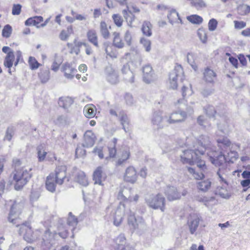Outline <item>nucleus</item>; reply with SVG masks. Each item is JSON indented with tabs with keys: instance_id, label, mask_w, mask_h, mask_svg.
<instances>
[{
	"instance_id": "obj_43",
	"label": "nucleus",
	"mask_w": 250,
	"mask_h": 250,
	"mask_svg": "<svg viewBox=\"0 0 250 250\" xmlns=\"http://www.w3.org/2000/svg\"><path fill=\"white\" fill-rule=\"evenodd\" d=\"M100 33L104 39H108L109 37L107 26L104 21H101L100 23Z\"/></svg>"
},
{
	"instance_id": "obj_39",
	"label": "nucleus",
	"mask_w": 250,
	"mask_h": 250,
	"mask_svg": "<svg viewBox=\"0 0 250 250\" xmlns=\"http://www.w3.org/2000/svg\"><path fill=\"white\" fill-rule=\"evenodd\" d=\"M130 156V152L128 150L123 151L121 157L116 162V166H121L124 165L126 161L129 159Z\"/></svg>"
},
{
	"instance_id": "obj_21",
	"label": "nucleus",
	"mask_w": 250,
	"mask_h": 250,
	"mask_svg": "<svg viewBox=\"0 0 250 250\" xmlns=\"http://www.w3.org/2000/svg\"><path fill=\"white\" fill-rule=\"evenodd\" d=\"M131 191V189L129 188H121L118 193V199L122 201H125L127 200H129L130 201H132V199L130 197Z\"/></svg>"
},
{
	"instance_id": "obj_58",
	"label": "nucleus",
	"mask_w": 250,
	"mask_h": 250,
	"mask_svg": "<svg viewBox=\"0 0 250 250\" xmlns=\"http://www.w3.org/2000/svg\"><path fill=\"white\" fill-rule=\"evenodd\" d=\"M28 62L31 69L38 68L40 65L39 63L36 61L35 58L33 57H29Z\"/></svg>"
},
{
	"instance_id": "obj_55",
	"label": "nucleus",
	"mask_w": 250,
	"mask_h": 250,
	"mask_svg": "<svg viewBox=\"0 0 250 250\" xmlns=\"http://www.w3.org/2000/svg\"><path fill=\"white\" fill-rule=\"evenodd\" d=\"M191 4L197 9L206 7V4L203 0H191Z\"/></svg>"
},
{
	"instance_id": "obj_31",
	"label": "nucleus",
	"mask_w": 250,
	"mask_h": 250,
	"mask_svg": "<svg viewBox=\"0 0 250 250\" xmlns=\"http://www.w3.org/2000/svg\"><path fill=\"white\" fill-rule=\"evenodd\" d=\"M152 24L149 21H144L141 28L143 35L147 37L151 36L152 35Z\"/></svg>"
},
{
	"instance_id": "obj_25",
	"label": "nucleus",
	"mask_w": 250,
	"mask_h": 250,
	"mask_svg": "<svg viewBox=\"0 0 250 250\" xmlns=\"http://www.w3.org/2000/svg\"><path fill=\"white\" fill-rule=\"evenodd\" d=\"M211 182L209 179L204 180L197 182L198 189L204 192H207L211 188Z\"/></svg>"
},
{
	"instance_id": "obj_57",
	"label": "nucleus",
	"mask_w": 250,
	"mask_h": 250,
	"mask_svg": "<svg viewBox=\"0 0 250 250\" xmlns=\"http://www.w3.org/2000/svg\"><path fill=\"white\" fill-rule=\"evenodd\" d=\"M112 18L115 24L118 27H121L122 25L123 20L120 15L114 14L112 16Z\"/></svg>"
},
{
	"instance_id": "obj_1",
	"label": "nucleus",
	"mask_w": 250,
	"mask_h": 250,
	"mask_svg": "<svg viewBox=\"0 0 250 250\" xmlns=\"http://www.w3.org/2000/svg\"><path fill=\"white\" fill-rule=\"evenodd\" d=\"M23 208L22 204L16 202L12 205L9 212L8 220L10 223L15 224L17 227L20 226L19 234L23 236V239L28 243H32L36 239L31 227L29 223H23L19 225L20 222L19 215Z\"/></svg>"
},
{
	"instance_id": "obj_53",
	"label": "nucleus",
	"mask_w": 250,
	"mask_h": 250,
	"mask_svg": "<svg viewBox=\"0 0 250 250\" xmlns=\"http://www.w3.org/2000/svg\"><path fill=\"white\" fill-rule=\"evenodd\" d=\"M206 114L209 117H213L214 116L215 113L217 112V111L215 109L214 107L210 105H207L204 108Z\"/></svg>"
},
{
	"instance_id": "obj_17",
	"label": "nucleus",
	"mask_w": 250,
	"mask_h": 250,
	"mask_svg": "<svg viewBox=\"0 0 250 250\" xmlns=\"http://www.w3.org/2000/svg\"><path fill=\"white\" fill-rule=\"evenodd\" d=\"M62 70L64 72L65 77L68 79H73L77 72V69L68 63L63 65Z\"/></svg>"
},
{
	"instance_id": "obj_44",
	"label": "nucleus",
	"mask_w": 250,
	"mask_h": 250,
	"mask_svg": "<svg viewBox=\"0 0 250 250\" xmlns=\"http://www.w3.org/2000/svg\"><path fill=\"white\" fill-rule=\"evenodd\" d=\"M187 19L191 23L196 24L202 23L203 21V18L197 15H192L188 16Z\"/></svg>"
},
{
	"instance_id": "obj_62",
	"label": "nucleus",
	"mask_w": 250,
	"mask_h": 250,
	"mask_svg": "<svg viewBox=\"0 0 250 250\" xmlns=\"http://www.w3.org/2000/svg\"><path fill=\"white\" fill-rule=\"evenodd\" d=\"M21 5L20 4H14L12 7V13L13 15H19L21 12Z\"/></svg>"
},
{
	"instance_id": "obj_6",
	"label": "nucleus",
	"mask_w": 250,
	"mask_h": 250,
	"mask_svg": "<svg viewBox=\"0 0 250 250\" xmlns=\"http://www.w3.org/2000/svg\"><path fill=\"white\" fill-rule=\"evenodd\" d=\"M194 145L196 147V150L198 151V153L200 155H203L206 151H208L207 153L215 151L214 150L213 148H209L210 146L209 138L208 136L206 135L200 136L197 141V144Z\"/></svg>"
},
{
	"instance_id": "obj_10",
	"label": "nucleus",
	"mask_w": 250,
	"mask_h": 250,
	"mask_svg": "<svg viewBox=\"0 0 250 250\" xmlns=\"http://www.w3.org/2000/svg\"><path fill=\"white\" fill-rule=\"evenodd\" d=\"M166 120L165 116L163 117L161 111H156L152 115L151 123L157 128H162L168 125V124L166 123Z\"/></svg>"
},
{
	"instance_id": "obj_45",
	"label": "nucleus",
	"mask_w": 250,
	"mask_h": 250,
	"mask_svg": "<svg viewBox=\"0 0 250 250\" xmlns=\"http://www.w3.org/2000/svg\"><path fill=\"white\" fill-rule=\"evenodd\" d=\"M113 35L114 36L113 40L114 45L119 48H123L124 46V43L120 39L119 33L114 32Z\"/></svg>"
},
{
	"instance_id": "obj_19",
	"label": "nucleus",
	"mask_w": 250,
	"mask_h": 250,
	"mask_svg": "<svg viewBox=\"0 0 250 250\" xmlns=\"http://www.w3.org/2000/svg\"><path fill=\"white\" fill-rule=\"evenodd\" d=\"M56 184L57 183L55 182L54 174V173H51L46 178V189L51 192L55 191L56 189Z\"/></svg>"
},
{
	"instance_id": "obj_50",
	"label": "nucleus",
	"mask_w": 250,
	"mask_h": 250,
	"mask_svg": "<svg viewBox=\"0 0 250 250\" xmlns=\"http://www.w3.org/2000/svg\"><path fill=\"white\" fill-rule=\"evenodd\" d=\"M216 194H218L221 197L226 199H228L230 196V195L228 191L222 187L217 188L216 190Z\"/></svg>"
},
{
	"instance_id": "obj_3",
	"label": "nucleus",
	"mask_w": 250,
	"mask_h": 250,
	"mask_svg": "<svg viewBox=\"0 0 250 250\" xmlns=\"http://www.w3.org/2000/svg\"><path fill=\"white\" fill-rule=\"evenodd\" d=\"M208 155L209 157L211 162L216 166H222L226 162H233L238 158V153L236 151L230 150V152L228 153V156L226 157L222 152H219L215 151L212 152L208 153Z\"/></svg>"
},
{
	"instance_id": "obj_51",
	"label": "nucleus",
	"mask_w": 250,
	"mask_h": 250,
	"mask_svg": "<svg viewBox=\"0 0 250 250\" xmlns=\"http://www.w3.org/2000/svg\"><path fill=\"white\" fill-rule=\"evenodd\" d=\"M14 134V128L13 126H9L7 128L4 140L10 141Z\"/></svg>"
},
{
	"instance_id": "obj_64",
	"label": "nucleus",
	"mask_w": 250,
	"mask_h": 250,
	"mask_svg": "<svg viewBox=\"0 0 250 250\" xmlns=\"http://www.w3.org/2000/svg\"><path fill=\"white\" fill-rule=\"evenodd\" d=\"M93 152L98 155L100 159L104 158L103 148L102 147H95L93 150Z\"/></svg>"
},
{
	"instance_id": "obj_33",
	"label": "nucleus",
	"mask_w": 250,
	"mask_h": 250,
	"mask_svg": "<svg viewBox=\"0 0 250 250\" xmlns=\"http://www.w3.org/2000/svg\"><path fill=\"white\" fill-rule=\"evenodd\" d=\"M122 13L124 18L128 22V24L131 26V24L134 20L135 16L132 14L131 11L129 10L128 6L126 7V9H124L122 11Z\"/></svg>"
},
{
	"instance_id": "obj_48",
	"label": "nucleus",
	"mask_w": 250,
	"mask_h": 250,
	"mask_svg": "<svg viewBox=\"0 0 250 250\" xmlns=\"http://www.w3.org/2000/svg\"><path fill=\"white\" fill-rule=\"evenodd\" d=\"M38 159L40 161H42L44 160L47 154V152L45 151L43 146L40 145L37 147Z\"/></svg>"
},
{
	"instance_id": "obj_42",
	"label": "nucleus",
	"mask_w": 250,
	"mask_h": 250,
	"mask_svg": "<svg viewBox=\"0 0 250 250\" xmlns=\"http://www.w3.org/2000/svg\"><path fill=\"white\" fill-rule=\"evenodd\" d=\"M217 143L219 145L222 144L223 146L227 147H230L231 146V148H232L233 147L234 148L239 147V146L238 145L231 144L230 140L226 137H223L222 138L218 139Z\"/></svg>"
},
{
	"instance_id": "obj_29",
	"label": "nucleus",
	"mask_w": 250,
	"mask_h": 250,
	"mask_svg": "<svg viewBox=\"0 0 250 250\" xmlns=\"http://www.w3.org/2000/svg\"><path fill=\"white\" fill-rule=\"evenodd\" d=\"M103 170L102 167H98L94 171L93 174V179L94 183L99 185H102L103 178Z\"/></svg>"
},
{
	"instance_id": "obj_54",
	"label": "nucleus",
	"mask_w": 250,
	"mask_h": 250,
	"mask_svg": "<svg viewBox=\"0 0 250 250\" xmlns=\"http://www.w3.org/2000/svg\"><path fill=\"white\" fill-rule=\"evenodd\" d=\"M140 43L145 48L146 51L149 52L151 50V42L149 40L142 37L140 39Z\"/></svg>"
},
{
	"instance_id": "obj_35",
	"label": "nucleus",
	"mask_w": 250,
	"mask_h": 250,
	"mask_svg": "<svg viewBox=\"0 0 250 250\" xmlns=\"http://www.w3.org/2000/svg\"><path fill=\"white\" fill-rule=\"evenodd\" d=\"M218 129L224 133H228L231 130L230 126L227 120H224L217 124Z\"/></svg>"
},
{
	"instance_id": "obj_22",
	"label": "nucleus",
	"mask_w": 250,
	"mask_h": 250,
	"mask_svg": "<svg viewBox=\"0 0 250 250\" xmlns=\"http://www.w3.org/2000/svg\"><path fill=\"white\" fill-rule=\"evenodd\" d=\"M187 169L190 175L194 179L201 180L204 177V172L197 168L188 167Z\"/></svg>"
},
{
	"instance_id": "obj_46",
	"label": "nucleus",
	"mask_w": 250,
	"mask_h": 250,
	"mask_svg": "<svg viewBox=\"0 0 250 250\" xmlns=\"http://www.w3.org/2000/svg\"><path fill=\"white\" fill-rule=\"evenodd\" d=\"M58 233L62 238H65L68 236V230L66 226L63 224H60L58 227Z\"/></svg>"
},
{
	"instance_id": "obj_24",
	"label": "nucleus",
	"mask_w": 250,
	"mask_h": 250,
	"mask_svg": "<svg viewBox=\"0 0 250 250\" xmlns=\"http://www.w3.org/2000/svg\"><path fill=\"white\" fill-rule=\"evenodd\" d=\"M96 111V107L93 104H90L84 106L83 112L86 118H92L95 116Z\"/></svg>"
},
{
	"instance_id": "obj_23",
	"label": "nucleus",
	"mask_w": 250,
	"mask_h": 250,
	"mask_svg": "<svg viewBox=\"0 0 250 250\" xmlns=\"http://www.w3.org/2000/svg\"><path fill=\"white\" fill-rule=\"evenodd\" d=\"M200 219L197 216H194L190 218L188 221L190 232L193 234L196 230L199 224Z\"/></svg>"
},
{
	"instance_id": "obj_11",
	"label": "nucleus",
	"mask_w": 250,
	"mask_h": 250,
	"mask_svg": "<svg viewBox=\"0 0 250 250\" xmlns=\"http://www.w3.org/2000/svg\"><path fill=\"white\" fill-rule=\"evenodd\" d=\"M105 74L106 80L110 83L116 84L119 83V75L111 65H108L106 67Z\"/></svg>"
},
{
	"instance_id": "obj_20",
	"label": "nucleus",
	"mask_w": 250,
	"mask_h": 250,
	"mask_svg": "<svg viewBox=\"0 0 250 250\" xmlns=\"http://www.w3.org/2000/svg\"><path fill=\"white\" fill-rule=\"evenodd\" d=\"M15 59V55L13 51H9L4 60V65L5 67L8 68V72L11 74V67L13 64V62Z\"/></svg>"
},
{
	"instance_id": "obj_18",
	"label": "nucleus",
	"mask_w": 250,
	"mask_h": 250,
	"mask_svg": "<svg viewBox=\"0 0 250 250\" xmlns=\"http://www.w3.org/2000/svg\"><path fill=\"white\" fill-rule=\"evenodd\" d=\"M203 75L204 80L207 83L211 84L214 83L217 75L213 70L207 68L205 69Z\"/></svg>"
},
{
	"instance_id": "obj_2",
	"label": "nucleus",
	"mask_w": 250,
	"mask_h": 250,
	"mask_svg": "<svg viewBox=\"0 0 250 250\" xmlns=\"http://www.w3.org/2000/svg\"><path fill=\"white\" fill-rule=\"evenodd\" d=\"M15 170L11 176L15 182V188L17 190L21 189L28 182L32 176L30 167H21V163L18 159L13 160Z\"/></svg>"
},
{
	"instance_id": "obj_37",
	"label": "nucleus",
	"mask_w": 250,
	"mask_h": 250,
	"mask_svg": "<svg viewBox=\"0 0 250 250\" xmlns=\"http://www.w3.org/2000/svg\"><path fill=\"white\" fill-rule=\"evenodd\" d=\"M117 139L114 138L112 140L110 144L109 145L108 148L109 151V156L110 158H113L116 155L117 150L116 148V146L117 144Z\"/></svg>"
},
{
	"instance_id": "obj_41",
	"label": "nucleus",
	"mask_w": 250,
	"mask_h": 250,
	"mask_svg": "<svg viewBox=\"0 0 250 250\" xmlns=\"http://www.w3.org/2000/svg\"><path fill=\"white\" fill-rule=\"evenodd\" d=\"M76 180L77 182L82 186H86L88 185L87 179L85 173L83 171H80L78 173Z\"/></svg>"
},
{
	"instance_id": "obj_40",
	"label": "nucleus",
	"mask_w": 250,
	"mask_h": 250,
	"mask_svg": "<svg viewBox=\"0 0 250 250\" xmlns=\"http://www.w3.org/2000/svg\"><path fill=\"white\" fill-rule=\"evenodd\" d=\"M225 171H226V170L220 168L217 171V175L218 176V180L221 183H224L228 185V176Z\"/></svg>"
},
{
	"instance_id": "obj_13",
	"label": "nucleus",
	"mask_w": 250,
	"mask_h": 250,
	"mask_svg": "<svg viewBox=\"0 0 250 250\" xmlns=\"http://www.w3.org/2000/svg\"><path fill=\"white\" fill-rule=\"evenodd\" d=\"M137 172L132 166L128 167L125 170L124 178L125 181L131 184L135 183L137 180Z\"/></svg>"
},
{
	"instance_id": "obj_8",
	"label": "nucleus",
	"mask_w": 250,
	"mask_h": 250,
	"mask_svg": "<svg viewBox=\"0 0 250 250\" xmlns=\"http://www.w3.org/2000/svg\"><path fill=\"white\" fill-rule=\"evenodd\" d=\"M187 116V112L184 111L173 112L168 115L165 116L166 123L169 125L182 122L185 121Z\"/></svg>"
},
{
	"instance_id": "obj_61",
	"label": "nucleus",
	"mask_w": 250,
	"mask_h": 250,
	"mask_svg": "<svg viewBox=\"0 0 250 250\" xmlns=\"http://www.w3.org/2000/svg\"><path fill=\"white\" fill-rule=\"evenodd\" d=\"M115 243L119 245H123L125 247L126 239L124 234H120L116 239Z\"/></svg>"
},
{
	"instance_id": "obj_38",
	"label": "nucleus",
	"mask_w": 250,
	"mask_h": 250,
	"mask_svg": "<svg viewBox=\"0 0 250 250\" xmlns=\"http://www.w3.org/2000/svg\"><path fill=\"white\" fill-rule=\"evenodd\" d=\"M128 224L131 229H135L138 226L134 214L131 211H129V214L128 217Z\"/></svg>"
},
{
	"instance_id": "obj_12",
	"label": "nucleus",
	"mask_w": 250,
	"mask_h": 250,
	"mask_svg": "<svg viewBox=\"0 0 250 250\" xmlns=\"http://www.w3.org/2000/svg\"><path fill=\"white\" fill-rule=\"evenodd\" d=\"M121 72L123 75V79L125 82L131 83L134 82V74L130 70L128 63H126L123 66L121 69Z\"/></svg>"
},
{
	"instance_id": "obj_4",
	"label": "nucleus",
	"mask_w": 250,
	"mask_h": 250,
	"mask_svg": "<svg viewBox=\"0 0 250 250\" xmlns=\"http://www.w3.org/2000/svg\"><path fill=\"white\" fill-rule=\"evenodd\" d=\"M187 144L188 148L182 150V153L180 154L181 161L183 164L193 165L194 164L195 161L198 160V151L196 150V147L194 145L192 146L189 144V140Z\"/></svg>"
},
{
	"instance_id": "obj_16",
	"label": "nucleus",
	"mask_w": 250,
	"mask_h": 250,
	"mask_svg": "<svg viewBox=\"0 0 250 250\" xmlns=\"http://www.w3.org/2000/svg\"><path fill=\"white\" fill-rule=\"evenodd\" d=\"M95 140L96 137L94 133L91 130H87L84 134V143L83 146L86 147H91L95 144Z\"/></svg>"
},
{
	"instance_id": "obj_52",
	"label": "nucleus",
	"mask_w": 250,
	"mask_h": 250,
	"mask_svg": "<svg viewBox=\"0 0 250 250\" xmlns=\"http://www.w3.org/2000/svg\"><path fill=\"white\" fill-rule=\"evenodd\" d=\"M167 18L169 19V21L171 23L177 19H180L178 13H177L174 9L171 10L169 11V14L167 15Z\"/></svg>"
},
{
	"instance_id": "obj_14",
	"label": "nucleus",
	"mask_w": 250,
	"mask_h": 250,
	"mask_svg": "<svg viewBox=\"0 0 250 250\" xmlns=\"http://www.w3.org/2000/svg\"><path fill=\"white\" fill-rule=\"evenodd\" d=\"M66 167L64 166H60L57 167L55 170V180L57 184L62 185L63 180L66 177Z\"/></svg>"
},
{
	"instance_id": "obj_32",
	"label": "nucleus",
	"mask_w": 250,
	"mask_h": 250,
	"mask_svg": "<svg viewBox=\"0 0 250 250\" xmlns=\"http://www.w3.org/2000/svg\"><path fill=\"white\" fill-rule=\"evenodd\" d=\"M38 76L42 83H46L50 79L49 70L47 68L41 69Z\"/></svg>"
},
{
	"instance_id": "obj_15",
	"label": "nucleus",
	"mask_w": 250,
	"mask_h": 250,
	"mask_svg": "<svg viewBox=\"0 0 250 250\" xmlns=\"http://www.w3.org/2000/svg\"><path fill=\"white\" fill-rule=\"evenodd\" d=\"M165 193L169 201L177 200L181 197L180 193L178 191L176 188L174 187H167L165 190Z\"/></svg>"
},
{
	"instance_id": "obj_27",
	"label": "nucleus",
	"mask_w": 250,
	"mask_h": 250,
	"mask_svg": "<svg viewBox=\"0 0 250 250\" xmlns=\"http://www.w3.org/2000/svg\"><path fill=\"white\" fill-rule=\"evenodd\" d=\"M119 120L125 131V132H129L130 130V121L127 116L125 114L121 113Z\"/></svg>"
},
{
	"instance_id": "obj_56",
	"label": "nucleus",
	"mask_w": 250,
	"mask_h": 250,
	"mask_svg": "<svg viewBox=\"0 0 250 250\" xmlns=\"http://www.w3.org/2000/svg\"><path fill=\"white\" fill-rule=\"evenodd\" d=\"M12 29L11 26L9 24L6 25L2 30V36L6 38H9L12 33Z\"/></svg>"
},
{
	"instance_id": "obj_5",
	"label": "nucleus",
	"mask_w": 250,
	"mask_h": 250,
	"mask_svg": "<svg viewBox=\"0 0 250 250\" xmlns=\"http://www.w3.org/2000/svg\"><path fill=\"white\" fill-rule=\"evenodd\" d=\"M145 199L150 208L155 209L159 208L162 211H164L165 199L161 194H148L146 196Z\"/></svg>"
},
{
	"instance_id": "obj_7",
	"label": "nucleus",
	"mask_w": 250,
	"mask_h": 250,
	"mask_svg": "<svg viewBox=\"0 0 250 250\" xmlns=\"http://www.w3.org/2000/svg\"><path fill=\"white\" fill-rule=\"evenodd\" d=\"M183 69L181 65H177L169 74V87L173 89L177 87V80L182 79Z\"/></svg>"
},
{
	"instance_id": "obj_26",
	"label": "nucleus",
	"mask_w": 250,
	"mask_h": 250,
	"mask_svg": "<svg viewBox=\"0 0 250 250\" xmlns=\"http://www.w3.org/2000/svg\"><path fill=\"white\" fill-rule=\"evenodd\" d=\"M87 37L88 41L92 43L95 47H99L98 42V36L97 33L94 30H90L87 33Z\"/></svg>"
},
{
	"instance_id": "obj_34",
	"label": "nucleus",
	"mask_w": 250,
	"mask_h": 250,
	"mask_svg": "<svg viewBox=\"0 0 250 250\" xmlns=\"http://www.w3.org/2000/svg\"><path fill=\"white\" fill-rule=\"evenodd\" d=\"M73 100L70 97H63L59 99L58 104L60 106L64 108H67L73 104Z\"/></svg>"
},
{
	"instance_id": "obj_9",
	"label": "nucleus",
	"mask_w": 250,
	"mask_h": 250,
	"mask_svg": "<svg viewBox=\"0 0 250 250\" xmlns=\"http://www.w3.org/2000/svg\"><path fill=\"white\" fill-rule=\"evenodd\" d=\"M143 80L147 84L151 83L157 80V76L150 65H146L143 67Z\"/></svg>"
},
{
	"instance_id": "obj_59",
	"label": "nucleus",
	"mask_w": 250,
	"mask_h": 250,
	"mask_svg": "<svg viewBox=\"0 0 250 250\" xmlns=\"http://www.w3.org/2000/svg\"><path fill=\"white\" fill-rule=\"evenodd\" d=\"M197 34L202 42H206L207 40V35L206 31L204 30L199 29L198 31Z\"/></svg>"
},
{
	"instance_id": "obj_30",
	"label": "nucleus",
	"mask_w": 250,
	"mask_h": 250,
	"mask_svg": "<svg viewBox=\"0 0 250 250\" xmlns=\"http://www.w3.org/2000/svg\"><path fill=\"white\" fill-rule=\"evenodd\" d=\"M124 216L123 209L121 208H118L115 211V216L114 218V224L116 226H119L123 220Z\"/></svg>"
},
{
	"instance_id": "obj_49",
	"label": "nucleus",
	"mask_w": 250,
	"mask_h": 250,
	"mask_svg": "<svg viewBox=\"0 0 250 250\" xmlns=\"http://www.w3.org/2000/svg\"><path fill=\"white\" fill-rule=\"evenodd\" d=\"M199 154L198 153L197 156L198 160H197V161H195L194 164H197V168L204 172L207 169V167L206 166L205 161L201 160L200 156L199 155Z\"/></svg>"
},
{
	"instance_id": "obj_60",
	"label": "nucleus",
	"mask_w": 250,
	"mask_h": 250,
	"mask_svg": "<svg viewBox=\"0 0 250 250\" xmlns=\"http://www.w3.org/2000/svg\"><path fill=\"white\" fill-rule=\"evenodd\" d=\"M217 24V21L214 19H211L208 23V30L210 31H214L216 29Z\"/></svg>"
},
{
	"instance_id": "obj_63",
	"label": "nucleus",
	"mask_w": 250,
	"mask_h": 250,
	"mask_svg": "<svg viewBox=\"0 0 250 250\" xmlns=\"http://www.w3.org/2000/svg\"><path fill=\"white\" fill-rule=\"evenodd\" d=\"M234 28L236 29H241L246 26V23L243 21H234Z\"/></svg>"
},
{
	"instance_id": "obj_47",
	"label": "nucleus",
	"mask_w": 250,
	"mask_h": 250,
	"mask_svg": "<svg viewBox=\"0 0 250 250\" xmlns=\"http://www.w3.org/2000/svg\"><path fill=\"white\" fill-rule=\"evenodd\" d=\"M238 13L241 15H246L250 13V6L243 4L237 7Z\"/></svg>"
},
{
	"instance_id": "obj_28",
	"label": "nucleus",
	"mask_w": 250,
	"mask_h": 250,
	"mask_svg": "<svg viewBox=\"0 0 250 250\" xmlns=\"http://www.w3.org/2000/svg\"><path fill=\"white\" fill-rule=\"evenodd\" d=\"M43 21V18L42 16H35L28 18L25 22V24L27 26L34 25L37 28H40L38 24Z\"/></svg>"
},
{
	"instance_id": "obj_36",
	"label": "nucleus",
	"mask_w": 250,
	"mask_h": 250,
	"mask_svg": "<svg viewBox=\"0 0 250 250\" xmlns=\"http://www.w3.org/2000/svg\"><path fill=\"white\" fill-rule=\"evenodd\" d=\"M68 215L67 225L72 227L71 231L73 233L78 224V219L75 216L72 215L71 212H69Z\"/></svg>"
}]
</instances>
